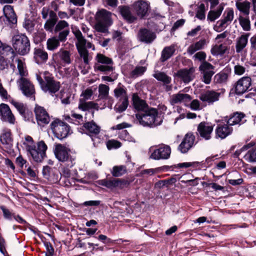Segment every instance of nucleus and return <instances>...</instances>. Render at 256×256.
I'll list each match as a JSON object with an SVG mask.
<instances>
[{"label":"nucleus","mask_w":256,"mask_h":256,"mask_svg":"<svg viewBox=\"0 0 256 256\" xmlns=\"http://www.w3.org/2000/svg\"><path fill=\"white\" fill-rule=\"evenodd\" d=\"M136 118L140 125L150 128L160 126L163 121L162 118L158 115V110L152 108L144 112H138Z\"/></svg>","instance_id":"obj_1"},{"label":"nucleus","mask_w":256,"mask_h":256,"mask_svg":"<svg viewBox=\"0 0 256 256\" xmlns=\"http://www.w3.org/2000/svg\"><path fill=\"white\" fill-rule=\"evenodd\" d=\"M36 78L42 90L52 96L60 88V82L56 81L52 74L47 71L36 74Z\"/></svg>","instance_id":"obj_2"},{"label":"nucleus","mask_w":256,"mask_h":256,"mask_svg":"<svg viewBox=\"0 0 256 256\" xmlns=\"http://www.w3.org/2000/svg\"><path fill=\"white\" fill-rule=\"evenodd\" d=\"M25 140L30 144L26 145V148L34 160L37 162H41L46 156V152L48 148L46 144L43 140L40 141L36 148L32 138L29 136L25 137Z\"/></svg>","instance_id":"obj_3"},{"label":"nucleus","mask_w":256,"mask_h":256,"mask_svg":"<svg viewBox=\"0 0 256 256\" xmlns=\"http://www.w3.org/2000/svg\"><path fill=\"white\" fill-rule=\"evenodd\" d=\"M112 13L106 10L98 11L95 16L96 23L95 29L97 32L106 33L108 32V28L112 23Z\"/></svg>","instance_id":"obj_4"},{"label":"nucleus","mask_w":256,"mask_h":256,"mask_svg":"<svg viewBox=\"0 0 256 256\" xmlns=\"http://www.w3.org/2000/svg\"><path fill=\"white\" fill-rule=\"evenodd\" d=\"M12 44L16 51L22 56L28 54L30 51V41L25 34L14 35L12 38Z\"/></svg>","instance_id":"obj_5"},{"label":"nucleus","mask_w":256,"mask_h":256,"mask_svg":"<svg viewBox=\"0 0 256 256\" xmlns=\"http://www.w3.org/2000/svg\"><path fill=\"white\" fill-rule=\"evenodd\" d=\"M52 65L55 70H60L67 65L70 64L73 60L69 50L60 48L59 51L52 54Z\"/></svg>","instance_id":"obj_6"},{"label":"nucleus","mask_w":256,"mask_h":256,"mask_svg":"<svg viewBox=\"0 0 256 256\" xmlns=\"http://www.w3.org/2000/svg\"><path fill=\"white\" fill-rule=\"evenodd\" d=\"M54 154L58 161L66 162L68 167H72L76 162V158L71 156L70 150L65 146L58 144L55 145Z\"/></svg>","instance_id":"obj_7"},{"label":"nucleus","mask_w":256,"mask_h":256,"mask_svg":"<svg viewBox=\"0 0 256 256\" xmlns=\"http://www.w3.org/2000/svg\"><path fill=\"white\" fill-rule=\"evenodd\" d=\"M96 60L98 62L94 66L96 71H99L106 74L110 72L113 73L115 68L113 66L114 62L111 58L106 56L103 54H98L96 57Z\"/></svg>","instance_id":"obj_8"},{"label":"nucleus","mask_w":256,"mask_h":256,"mask_svg":"<svg viewBox=\"0 0 256 256\" xmlns=\"http://www.w3.org/2000/svg\"><path fill=\"white\" fill-rule=\"evenodd\" d=\"M50 126L54 135L58 139L62 140L66 138L70 134V126L58 119L56 118L53 120Z\"/></svg>","instance_id":"obj_9"},{"label":"nucleus","mask_w":256,"mask_h":256,"mask_svg":"<svg viewBox=\"0 0 256 256\" xmlns=\"http://www.w3.org/2000/svg\"><path fill=\"white\" fill-rule=\"evenodd\" d=\"M234 18V11L232 8H228L225 10L221 19L218 20L214 27L217 32H220L229 26Z\"/></svg>","instance_id":"obj_10"},{"label":"nucleus","mask_w":256,"mask_h":256,"mask_svg":"<svg viewBox=\"0 0 256 256\" xmlns=\"http://www.w3.org/2000/svg\"><path fill=\"white\" fill-rule=\"evenodd\" d=\"M17 84L24 96L34 100L36 94L34 86L28 79L20 78L18 80Z\"/></svg>","instance_id":"obj_11"},{"label":"nucleus","mask_w":256,"mask_h":256,"mask_svg":"<svg viewBox=\"0 0 256 256\" xmlns=\"http://www.w3.org/2000/svg\"><path fill=\"white\" fill-rule=\"evenodd\" d=\"M92 94V90L90 88H87L82 92L78 104V108L80 110L86 111L91 108L98 109V104L93 102H86V100L91 99Z\"/></svg>","instance_id":"obj_12"},{"label":"nucleus","mask_w":256,"mask_h":256,"mask_svg":"<svg viewBox=\"0 0 256 256\" xmlns=\"http://www.w3.org/2000/svg\"><path fill=\"white\" fill-rule=\"evenodd\" d=\"M34 113L37 124L40 127H44L50 121V117L46 110L42 106L36 105Z\"/></svg>","instance_id":"obj_13"},{"label":"nucleus","mask_w":256,"mask_h":256,"mask_svg":"<svg viewBox=\"0 0 256 256\" xmlns=\"http://www.w3.org/2000/svg\"><path fill=\"white\" fill-rule=\"evenodd\" d=\"M42 174L51 184L58 183L61 178V174L57 168L46 166L43 167Z\"/></svg>","instance_id":"obj_14"},{"label":"nucleus","mask_w":256,"mask_h":256,"mask_svg":"<svg viewBox=\"0 0 256 256\" xmlns=\"http://www.w3.org/2000/svg\"><path fill=\"white\" fill-rule=\"evenodd\" d=\"M171 148L168 145L161 144L154 149L150 158L154 160H167L170 157Z\"/></svg>","instance_id":"obj_15"},{"label":"nucleus","mask_w":256,"mask_h":256,"mask_svg":"<svg viewBox=\"0 0 256 256\" xmlns=\"http://www.w3.org/2000/svg\"><path fill=\"white\" fill-rule=\"evenodd\" d=\"M79 132L88 134L94 141L100 132V127L93 121L85 122L82 126L78 128Z\"/></svg>","instance_id":"obj_16"},{"label":"nucleus","mask_w":256,"mask_h":256,"mask_svg":"<svg viewBox=\"0 0 256 256\" xmlns=\"http://www.w3.org/2000/svg\"><path fill=\"white\" fill-rule=\"evenodd\" d=\"M252 79L249 76H244L239 79L234 86L235 93L241 95L251 90Z\"/></svg>","instance_id":"obj_17"},{"label":"nucleus","mask_w":256,"mask_h":256,"mask_svg":"<svg viewBox=\"0 0 256 256\" xmlns=\"http://www.w3.org/2000/svg\"><path fill=\"white\" fill-rule=\"evenodd\" d=\"M192 100V98L190 94L180 92L170 96V102L172 105L182 104L186 106H188Z\"/></svg>","instance_id":"obj_18"},{"label":"nucleus","mask_w":256,"mask_h":256,"mask_svg":"<svg viewBox=\"0 0 256 256\" xmlns=\"http://www.w3.org/2000/svg\"><path fill=\"white\" fill-rule=\"evenodd\" d=\"M76 46L80 57L83 59L85 64H88L91 58L89 56L88 52L86 48H92L94 50H95L94 45L90 42H88Z\"/></svg>","instance_id":"obj_19"},{"label":"nucleus","mask_w":256,"mask_h":256,"mask_svg":"<svg viewBox=\"0 0 256 256\" xmlns=\"http://www.w3.org/2000/svg\"><path fill=\"white\" fill-rule=\"evenodd\" d=\"M213 126L206 122H200L198 126L197 130L200 137L205 140L211 138V135L213 131Z\"/></svg>","instance_id":"obj_20"},{"label":"nucleus","mask_w":256,"mask_h":256,"mask_svg":"<svg viewBox=\"0 0 256 256\" xmlns=\"http://www.w3.org/2000/svg\"><path fill=\"white\" fill-rule=\"evenodd\" d=\"M232 132V128L227 124H218L215 130L216 138L224 139L230 135Z\"/></svg>","instance_id":"obj_21"},{"label":"nucleus","mask_w":256,"mask_h":256,"mask_svg":"<svg viewBox=\"0 0 256 256\" xmlns=\"http://www.w3.org/2000/svg\"><path fill=\"white\" fill-rule=\"evenodd\" d=\"M156 38L154 32L146 28H140L138 34V40L147 44L152 43Z\"/></svg>","instance_id":"obj_22"},{"label":"nucleus","mask_w":256,"mask_h":256,"mask_svg":"<svg viewBox=\"0 0 256 256\" xmlns=\"http://www.w3.org/2000/svg\"><path fill=\"white\" fill-rule=\"evenodd\" d=\"M0 114L4 120L12 124L14 123V116L8 104H0Z\"/></svg>","instance_id":"obj_23"},{"label":"nucleus","mask_w":256,"mask_h":256,"mask_svg":"<svg viewBox=\"0 0 256 256\" xmlns=\"http://www.w3.org/2000/svg\"><path fill=\"white\" fill-rule=\"evenodd\" d=\"M153 76L158 81L162 82L164 89L166 92L172 90V86L169 84L171 82L172 78L166 74L158 71L153 74Z\"/></svg>","instance_id":"obj_24"},{"label":"nucleus","mask_w":256,"mask_h":256,"mask_svg":"<svg viewBox=\"0 0 256 256\" xmlns=\"http://www.w3.org/2000/svg\"><path fill=\"white\" fill-rule=\"evenodd\" d=\"M194 68L193 67L189 68L182 69L178 71L176 76L184 83L188 84L194 78Z\"/></svg>","instance_id":"obj_25"},{"label":"nucleus","mask_w":256,"mask_h":256,"mask_svg":"<svg viewBox=\"0 0 256 256\" xmlns=\"http://www.w3.org/2000/svg\"><path fill=\"white\" fill-rule=\"evenodd\" d=\"M220 93L214 90H207L201 94L200 99L204 102H207L208 104L218 100Z\"/></svg>","instance_id":"obj_26"},{"label":"nucleus","mask_w":256,"mask_h":256,"mask_svg":"<svg viewBox=\"0 0 256 256\" xmlns=\"http://www.w3.org/2000/svg\"><path fill=\"white\" fill-rule=\"evenodd\" d=\"M132 101L134 108L138 112H144L148 108H150L146 101L141 99L137 94H133Z\"/></svg>","instance_id":"obj_27"},{"label":"nucleus","mask_w":256,"mask_h":256,"mask_svg":"<svg viewBox=\"0 0 256 256\" xmlns=\"http://www.w3.org/2000/svg\"><path fill=\"white\" fill-rule=\"evenodd\" d=\"M34 58L36 63L38 64L45 63L48 59V54L44 49L34 48Z\"/></svg>","instance_id":"obj_28"},{"label":"nucleus","mask_w":256,"mask_h":256,"mask_svg":"<svg viewBox=\"0 0 256 256\" xmlns=\"http://www.w3.org/2000/svg\"><path fill=\"white\" fill-rule=\"evenodd\" d=\"M148 4L144 1L139 0L136 2L133 7L138 16L143 17L147 13L148 10Z\"/></svg>","instance_id":"obj_29"},{"label":"nucleus","mask_w":256,"mask_h":256,"mask_svg":"<svg viewBox=\"0 0 256 256\" xmlns=\"http://www.w3.org/2000/svg\"><path fill=\"white\" fill-rule=\"evenodd\" d=\"M0 141L2 144L6 146V148H8L12 145V138L10 129L4 128L2 130L0 135Z\"/></svg>","instance_id":"obj_30"},{"label":"nucleus","mask_w":256,"mask_h":256,"mask_svg":"<svg viewBox=\"0 0 256 256\" xmlns=\"http://www.w3.org/2000/svg\"><path fill=\"white\" fill-rule=\"evenodd\" d=\"M3 12L8 21L12 24L17 23L16 16L14 10L13 8L10 5H6L3 8Z\"/></svg>","instance_id":"obj_31"},{"label":"nucleus","mask_w":256,"mask_h":256,"mask_svg":"<svg viewBox=\"0 0 256 256\" xmlns=\"http://www.w3.org/2000/svg\"><path fill=\"white\" fill-rule=\"evenodd\" d=\"M224 9V4H220L216 8L210 9L208 14L207 20L210 22H214L221 16Z\"/></svg>","instance_id":"obj_32"},{"label":"nucleus","mask_w":256,"mask_h":256,"mask_svg":"<svg viewBox=\"0 0 256 256\" xmlns=\"http://www.w3.org/2000/svg\"><path fill=\"white\" fill-rule=\"evenodd\" d=\"M120 14L128 22L132 23L136 20V17L131 12L130 7L120 6L119 7Z\"/></svg>","instance_id":"obj_33"},{"label":"nucleus","mask_w":256,"mask_h":256,"mask_svg":"<svg viewBox=\"0 0 256 256\" xmlns=\"http://www.w3.org/2000/svg\"><path fill=\"white\" fill-rule=\"evenodd\" d=\"M236 6L237 9L244 15L250 14V3L246 0H236Z\"/></svg>","instance_id":"obj_34"},{"label":"nucleus","mask_w":256,"mask_h":256,"mask_svg":"<svg viewBox=\"0 0 256 256\" xmlns=\"http://www.w3.org/2000/svg\"><path fill=\"white\" fill-rule=\"evenodd\" d=\"M248 36L249 34H244L236 39V50L237 53L242 52L243 50L246 48L248 44Z\"/></svg>","instance_id":"obj_35"},{"label":"nucleus","mask_w":256,"mask_h":256,"mask_svg":"<svg viewBox=\"0 0 256 256\" xmlns=\"http://www.w3.org/2000/svg\"><path fill=\"white\" fill-rule=\"evenodd\" d=\"M206 44V41L204 39L200 40L199 41L190 44L187 49V52L192 55L196 51L202 50Z\"/></svg>","instance_id":"obj_36"},{"label":"nucleus","mask_w":256,"mask_h":256,"mask_svg":"<svg viewBox=\"0 0 256 256\" xmlns=\"http://www.w3.org/2000/svg\"><path fill=\"white\" fill-rule=\"evenodd\" d=\"M98 184L104 186L110 190H114L116 188L117 178H104L97 181Z\"/></svg>","instance_id":"obj_37"},{"label":"nucleus","mask_w":256,"mask_h":256,"mask_svg":"<svg viewBox=\"0 0 256 256\" xmlns=\"http://www.w3.org/2000/svg\"><path fill=\"white\" fill-rule=\"evenodd\" d=\"M175 52L174 46H170L165 47L162 52L160 60L162 62H164L170 59Z\"/></svg>","instance_id":"obj_38"},{"label":"nucleus","mask_w":256,"mask_h":256,"mask_svg":"<svg viewBox=\"0 0 256 256\" xmlns=\"http://www.w3.org/2000/svg\"><path fill=\"white\" fill-rule=\"evenodd\" d=\"M180 178V176L179 175H174L168 179L158 181L156 183L155 186L158 188H162L165 186H168L170 185H172L176 183Z\"/></svg>","instance_id":"obj_39"},{"label":"nucleus","mask_w":256,"mask_h":256,"mask_svg":"<svg viewBox=\"0 0 256 256\" xmlns=\"http://www.w3.org/2000/svg\"><path fill=\"white\" fill-rule=\"evenodd\" d=\"M244 117V114L242 113H234L228 118L226 124L230 126L236 124H240L242 123V120Z\"/></svg>","instance_id":"obj_40"},{"label":"nucleus","mask_w":256,"mask_h":256,"mask_svg":"<svg viewBox=\"0 0 256 256\" xmlns=\"http://www.w3.org/2000/svg\"><path fill=\"white\" fill-rule=\"evenodd\" d=\"M208 9V4L198 3L196 8V16L200 20H204L206 18V12Z\"/></svg>","instance_id":"obj_41"},{"label":"nucleus","mask_w":256,"mask_h":256,"mask_svg":"<svg viewBox=\"0 0 256 256\" xmlns=\"http://www.w3.org/2000/svg\"><path fill=\"white\" fill-rule=\"evenodd\" d=\"M112 176L114 177H120L128 172L126 166L118 165L113 166L110 170Z\"/></svg>","instance_id":"obj_42"},{"label":"nucleus","mask_w":256,"mask_h":256,"mask_svg":"<svg viewBox=\"0 0 256 256\" xmlns=\"http://www.w3.org/2000/svg\"><path fill=\"white\" fill-rule=\"evenodd\" d=\"M60 45V42L56 36L48 39L46 48L48 50L54 51L57 49Z\"/></svg>","instance_id":"obj_43"},{"label":"nucleus","mask_w":256,"mask_h":256,"mask_svg":"<svg viewBox=\"0 0 256 256\" xmlns=\"http://www.w3.org/2000/svg\"><path fill=\"white\" fill-rule=\"evenodd\" d=\"M227 49L226 46L223 44L215 45L211 49V53L213 56L224 54Z\"/></svg>","instance_id":"obj_44"},{"label":"nucleus","mask_w":256,"mask_h":256,"mask_svg":"<svg viewBox=\"0 0 256 256\" xmlns=\"http://www.w3.org/2000/svg\"><path fill=\"white\" fill-rule=\"evenodd\" d=\"M110 88L108 86L100 84L98 86V98L100 99L106 100L108 96Z\"/></svg>","instance_id":"obj_45"},{"label":"nucleus","mask_w":256,"mask_h":256,"mask_svg":"<svg viewBox=\"0 0 256 256\" xmlns=\"http://www.w3.org/2000/svg\"><path fill=\"white\" fill-rule=\"evenodd\" d=\"M114 96L120 100H123L128 98L126 90L123 87L118 86L114 90Z\"/></svg>","instance_id":"obj_46"},{"label":"nucleus","mask_w":256,"mask_h":256,"mask_svg":"<svg viewBox=\"0 0 256 256\" xmlns=\"http://www.w3.org/2000/svg\"><path fill=\"white\" fill-rule=\"evenodd\" d=\"M120 102H118L114 107V110L116 112L121 113L127 108L128 102V98H125L123 100H120Z\"/></svg>","instance_id":"obj_47"},{"label":"nucleus","mask_w":256,"mask_h":256,"mask_svg":"<svg viewBox=\"0 0 256 256\" xmlns=\"http://www.w3.org/2000/svg\"><path fill=\"white\" fill-rule=\"evenodd\" d=\"M145 66H137L130 74V76L132 78H136L142 76L146 71Z\"/></svg>","instance_id":"obj_48"},{"label":"nucleus","mask_w":256,"mask_h":256,"mask_svg":"<svg viewBox=\"0 0 256 256\" xmlns=\"http://www.w3.org/2000/svg\"><path fill=\"white\" fill-rule=\"evenodd\" d=\"M98 240L102 242L103 244H115L116 242H128V240H123L122 238H119L116 240H111L110 238H108L104 234H100L98 236L97 238Z\"/></svg>","instance_id":"obj_49"},{"label":"nucleus","mask_w":256,"mask_h":256,"mask_svg":"<svg viewBox=\"0 0 256 256\" xmlns=\"http://www.w3.org/2000/svg\"><path fill=\"white\" fill-rule=\"evenodd\" d=\"M72 31L77 39L78 42H76V46L88 42L82 36L81 32L78 28H72Z\"/></svg>","instance_id":"obj_50"},{"label":"nucleus","mask_w":256,"mask_h":256,"mask_svg":"<svg viewBox=\"0 0 256 256\" xmlns=\"http://www.w3.org/2000/svg\"><path fill=\"white\" fill-rule=\"evenodd\" d=\"M10 103L16 109L20 114H21L28 107L26 104H24L21 102L16 101L14 100H10Z\"/></svg>","instance_id":"obj_51"},{"label":"nucleus","mask_w":256,"mask_h":256,"mask_svg":"<svg viewBox=\"0 0 256 256\" xmlns=\"http://www.w3.org/2000/svg\"><path fill=\"white\" fill-rule=\"evenodd\" d=\"M71 120H72V122L76 125L82 124L86 122V120H84L82 115L76 113L74 112H72L71 114Z\"/></svg>","instance_id":"obj_52"},{"label":"nucleus","mask_w":256,"mask_h":256,"mask_svg":"<svg viewBox=\"0 0 256 256\" xmlns=\"http://www.w3.org/2000/svg\"><path fill=\"white\" fill-rule=\"evenodd\" d=\"M22 26L28 32H32L34 30L35 26L34 20L30 18H26Z\"/></svg>","instance_id":"obj_53"},{"label":"nucleus","mask_w":256,"mask_h":256,"mask_svg":"<svg viewBox=\"0 0 256 256\" xmlns=\"http://www.w3.org/2000/svg\"><path fill=\"white\" fill-rule=\"evenodd\" d=\"M69 30V24L65 20H60L56 24L54 28V32H58L64 30Z\"/></svg>","instance_id":"obj_54"},{"label":"nucleus","mask_w":256,"mask_h":256,"mask_svg":"<svg viewBox=\"0 0 256 256\" xmlns=\"http://www.w3.org/2000/svg\"><path fill=\"white\" fill-rule=\"evenodd\" d=\"M195 138L196 136L193 133L188 132L185 135L182 141L192 148L194 144Z\"/></svg>","instance_id":"obj_55"},{"label":"nucleus","mask_w":256,"mask_h":256,"mask_svg":"<svg viewBox=\"0 0 256 256\" xmlns=\"http://www.w3.org/2000/svg\"><path fill=\"white\" fill-rule=\"evenodd\" d=\"M200 70L202 72H214V66L206 61L202 62L199 67Z\"/></svg>","instance_id":"obj_56"},{"label":"nucleus","mask_w":256,"mask_h":256,"mask_svg":"<svg viewBox=\"0 0 256 256\" xmlns=\"http://www.w3.org/2000/svg\"><path fill=\"white\" fill-rule=\"evenodd\" d=\"M18 68L19 74L21 76V78H24V76H27L28 73L25 64H24L21 60H18Z\"/></svg>","instance_id":"obj_57"},{"label":"nucleus","mask_w":256,"mask_h":256,"mask_svg":"<svg viewBox=\"0 0 256 256\" xmlns=\"http://www.w3.org/2000/svg\"><path fill=\"white\" fill-rule=\"evenodd\" d=\"M244 157L248 162H256V148L248 150Z\"/></svg>","instance_id":"obj_58"},{"label":"nucleus","mask_w":256,"mask_h":256,"mask_svg":"<svg viewBox=\"0 0 256 256\" xmlns=\"http://www.w3.org/2000/svg\"><path fill=\"white\" fill-rule=\"evenodd\" d=\"M240 24L244 31H249L250 30V21L248 18L240 19Z\"/></svg>","instance_id":"obj_59"},{"label":"nucleus","mask_w":256,"mask_h":256,"mask_svg":"<svg viewBox=\"0 0 256 256\" xmlns=\"http://www.w3.org/2000/svg\"><path fill=\"white\" fill-rule=\"evenodd\" d=\"M0 208L3 212V215L4 218L9 220H12L14 214L12 213L8 209L6 208L4 206H0Z\"/></svg>","instance_id":"obj_60"},{"label":"nucleus","mask_w":256,"mask_h":256,"mask_svg":"<svg viewBox=\"0 0 256 256\" xmlns=\"http://www.w3.org/2000/svg\"><path fill=\"white\" fill-rule=\"evenodd\" d=\"M228 78V76L225 72H220L214 76V80L217 83H223L226 82Z\"/></svg>","instance_id":"obj_61"},{"label":"nucleus","mask_w":256,"mask_h":256,"mask_svg":"<svg viewBox=\"0 0 256 256\" xmlns=\"http://www.w3.org/2000/svg\"><path fill=\"white\" fill-rule=\"evenodd\" d=\"M201 162H185L178 164V167L179 168H188L189 167H197L200 165Z\"/></svg>","instance_id":"obj_62"},{"label":"nucleus","mask_w":256,"mask_h":256,"mask_svg":"<svg viewBox=\"0 0 256 256\" xmlns=\"http://www.w3.org/2000/svg\"><path fill=\"white\" fill-rule=\"evenodd\" d=\"M202 81L206 84H210L212 80V78L214 74V72H202Z\"/></svg>","instance_id":"obj_63"},{"label":"nucleus","mask_w":256,"mask_h":256,"mask_svg":"<svg viewBox=\"0 0 256 256\" xmlns=\"http://www.w3.org/2000/svg\"><path fill=\"white\" fill-rule=\"evenodd\" d=\"M122 146L121 143L114 140H109L106 143V146L108 150L118 148Z\"/></svg>","instance_id":"obj_64"}]
</instances>
